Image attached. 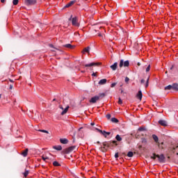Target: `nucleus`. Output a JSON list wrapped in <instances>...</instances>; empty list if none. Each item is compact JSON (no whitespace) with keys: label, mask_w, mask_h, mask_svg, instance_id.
Listing matches in <instances>:
<instances>
[{"label":"nucleus","mask_w":178,"mask_h":178,"mask_svg":"<svg viewBox=\"0 0 178 178\" xmlns=\"http://www.w3.org/2000/svg\"><path fill=\"white\" fill-rule=\"evenodd\" d=\"M99 99V96H95L90 99V104H95V102H97V101H98Z\"/></svg>","instance_id":"7"},{"label":"nucleus","mask_w":178,"mask_h":178,"mask_svg":"<svg viewBox=\"0 0 178 178\" xmlns=\"http://www.w3.org/2000/svg\"><path fill=\"white\" fill-rule=\"evenodd\" d=\"M53 165L54 166H60V164H59L58 161H54Z\"/></svg>","instance_id":"28"},{"label":"nucleus","mask_w":178,"mask_h":178,"mask_svg":"<svg viewBox=\"0 0 178 178\" xmlns=\"http://www.w3.org/2000/svg\"><path fill=\"white\" fill-rule=\"evenodd\" d=\"M74 149H76V146H71L66 149V152L68 154L69 152H72V151H74Z\"/></svg>","instance_id":"11"},{"label":"nucleus","mask_w":178,"mask_h":178,"mask_svg":"<svg viewBox=\"0 0 178 178\" xmlns=\"http://www.w3.org/2000/svg\"><path fill=\"white\" fill-rule=\"evenodd\" d=\"M51 51H55V50H51Z\"/></svg>","instance_id":"51"},{"label":"nucleus","mask_w":178,"mask_h":178,"mask_svg":"<svg viewBox=\"0 0 178 178\" xmlns=\"http://www.w3.org/2000/svg\"><path fill=\"white\" fill-rule=\"evenodd\" d=\"M149 81V78H148V79H147V82H146V84H145V88H147L148 87V86H149V84H148Z\"/></svg>","instance_id":"32"},{"label":"nucleus","mask_w":178,"mask_h":178,"mask_svg":"<svg viewBox=\"0 0 178 178\" xmlns=\"http://www.w3.org/2000/svg\"><path fill=\"white\" fill-rule=\"evenodd\" d=\"M111 122H113V123H118L119 120H118V118H111Z\"/></svg>","instance_id":"24"},{"label":"nucleus","mask_w":178,"mask_h":178,"mask_svg":"<svg viewBox=\"0 0 178 178\" xmlns=\"http://www.w3.org/2000/svg\"><path fill=\"white\" fill-rule=\"evenodd\" d=\"M106 81H107L106 79H101V80L99 81L98 84H99V86H104V84H106Z\"/></svg>","instance_id":"14"},{"label":"nucleus","mask_w":178,"mask_h":178,"mask_svg":"<svg viewBox=\"0 0 178 178\" xmlns=\"http://www.w3.org/2000/svg\"><path fill=\"white\" fill-rule=\"evenodd\" d=\"M118 104H119V105H122V104H123V102L122 101V99L119 98Z\"/></svg>","instance_id":"35"},{"label":"nucleus","mask_w":178,"mask_h":178,"mask_svg":"<svg viewBox=\"0 0 178 178\" xmlns=\"http://www.w3.org/2000/svg\"><path fill=\"white\" fill-rule=\"evenodd\" d=\"M90 124H91V126H94V124H95V123L92 122Z\"/></svg>","instance_id":"46"},{"label":"nucleus","mask_w":178,"mask_h":178,"mask_svg":"<svg viewBox=\"0 0 178 178\" xmlns=\"http://www.w3.org/2000/svg\"><path fill=\"white\" fill-rule=\"evenodd\" d=\"M10 81L11 83H13V80H12V79H10Z\"/></svg>","instance_id":"47"},{"label":"nucleus","mask_w":178,"mask_h":178,"mask_svg":"<svg viewBox=\"0 0 178 178\" xmlns=\"http://www.w3.org/2000/svg\"><path fill=\"white\" fill-rule=\"evenodd\" d=\"M5 1H6V0H1V3H5Z\"/></svg>","instance_id":"43"},{"label":"nucleus","mask_w":178,"mask_h":178,"mask_svg":"<svg viewBox=\"0 0 178 178\" xmlns=\"http://www.w3.org/2000/svg\"><path fill=\"white\" fill-rule=\"evenodd\" d=\"M69 20L72 21V26H74L75 27H79V26H80V24H79V18H77V17H73V15H71Z\"/></svg>","instance_id":"2"},{"label":"nucleus","mask_w":178,"mask_h":178,"mask_svg":"<svg viewBox=\"0 0 178 178\" xmlns=\"http://www.w3.org/2000/svg\"><path fill=\"white\" fill-rule=\"evenodd\" d=\"M92 76H93L94 77H97V72H93L92 74Z\"/></svg>","instance_id":"38"},{"label":"nucleus","mask_w":178,"mask_h":178,"mask_svg":"<svg viewBox=\"0 0 178 178\" xmlns=\"http://www.w3.org/2000/svg\"><path fill=\"white\" fill-rule=\"evenodd\" d=\"M90 52V47H87L83 49L82 54H88Z\"/></svg>","instance_id":"17"},{"label":"nucleus","mask_w":178,"mask_h":178,"mask_svg":"<svg viewBox=\"0 0 178 178\" xmlns=\"http://www.w3.org/2000/svg\"><path fill=\"white\" fill-rule=\"evenodd\" d=\"M53 101H56V99H54Z\"/></svg>","instance_id":"50"},{"label":"nucleus","mask_w":178,"mask_h":178,"mask_svg":"<svg viewBox=\"0 0 178 178\" xmlns=\"http://www.w3.org/2000/svg\"><path fill=\"white\" fill-rule=\"evenodd\" d=\"M39 131H41L42 133H47V134H48V131L44 130V129H40Z\"/></svg>","instance_id":"33"},{"label":"nucleus","mask_w":178,"mask_h":178,"mask_svg":"<svg viewBox=\"0 0 178 178\" xmlns=\"http://www.w3.org/2000/svg\"><path fill=\"white\" fill-rule=\"evenodd\" d=\"M172 90L174 91H178V83H174L172 84Z\"/></svg>","instance_id":"15"},{"label":"nucleus","mask_w":178,"mask_h":178,"mask_svg":"<svg viewBox=\"0 0 178 178\" xmlns=\"http://www.w3.org/2000/svg\"><path fill=\"white\" fill-rule=\"evenodd\" d=\"M164 90H173L172 85H168L164 88Z\"/></svg>","instance_id":"23"},{"label":"nucleus","mask_w":178,"mask_h":178,"mask_svg":"<svg viewBox=\"0 0 178 178\" xmlns=\"http://www.w3.org/2000/svg\"><path fill=\"white\" fill-rule=\"evenodd\" d=\"M67 111H69V106H67L61 113V115H65V113H67Z\"/></svg>","instance_id":"22"},{"label":"nucleus","mask_w":178,"mask_h":178,"mask_svg":"<svg viewBox=\"0 0 178 178\" xmlns=\"http://www.w3.org/2000/svg\"><path fill=\"white\" fill-rule=\"evenodd\" d=\"M138 66H140V63H138Z\"/></svg>","instance_id":"49"},{"label":"nucleus","mask_w":178,"mask_h":178,"mask_svg":"<svg viewBox=\"0 0 178 178\" xmlns=\"http://www.w3.org/2000/svg\"><path fill=\"white\" fill-rule=\"evenodd\" d=\"M97 63H90L89 64H85L83 66H85V67H91L92 66H97Z\"/></svg>","instance_id":"8"},{"label":"nucleus","mask_w":178,"mask_h":178,"mask_svg":"<svg viewBox=\"0 0 178 178\" xmlns=\"http://www.w3.org/2000/svg\"><path fill=\"white\" fill-rule=\"evenodd\" d=\"M140 83L141 84H144V83H145V80L141 79Z\"/></svg>","instance_id":"40"},{"label":"nucleus","mask_w":178,"mask_h":178,"mask_svg":"<svg viewBox=\"0 0 178 178\" xmlns=\"http://www.w3.org/2000/svg\"><path fill=\"white\" fill-rule=\"evenodd\" d=\"M145 130V128L140 127L138 128V131H144Z\"/></svg>","instance_id":"31"},{"label":"nucleus","mask_w":178,"mask_h":178,"mask_svg":"<svg viewBox=\"0 0 178 178\" xmlns=\"http://www.w3.org/2000/svg\"><path fill=\"white\" fill-rule=\"evenodd\" d=\"M129 65L130 62H129V60L124 61L123 60H120V67H123V66H124V67H129Z\"/></svg>","instance_id":"4"},{"label":"nucleus","mask_w":178,"mask_h":178,"mask_svg":"<svg viewBox=\"0 0 178 178\" xmlns=\"http://www.w3.org/2000/svg\"><path fill=\"white\" fill-rule=\"evenodd\" d=\"M156 158H158V160L159 161V162H163V161L165 159V156H163V154H161V155L154 154L153 156H152V159H156Z\"/></svg>","instance_id":"5"},{"label":"nucleus","mask_w":178,"mask_h":178,"mask_svg":"<svg viewBox=\"0 0 178 178\" xmlns=\"http://www.w3.org/2000/svg\"><path fill=\"white\" fill-rule=\"evenodd\" d=\"M1 95H0V99H1Z\"/></svg>","instance_id":"52"},{"label":"nucleus","mask_w":178,"mask_h":178,"mask_svg":"<svg viewBox=\"0 0 178 178\" xmlns=\"http://www.w3.org/2000/svg\"><path fill=\"white\" fill-rule=\"evenodd\" d=\"M60 143H61V144H67V143H69V140L66 138H60Z\"/></svg>","instance_id":"16"},{"label":"nucleus","mask_w":178,"mask_h":178,"mask_svg":"<svg viewBox=\"0 0 178 178\" xmlns=\"http://www.w3.org/2000/svg\"><path fill=\"white\" fill-rule=\"evenodd\" d=\"M24 177H27V176H29V170H25L24 172Z\"/></svg>","instance_id":"29"},{"label":"nucleus","mask_w":178,"mask_h":178,"mask_svg":"<svg viewBox=\"0 0 178 178\" xmlns=\"http://www.w3.org/2000/svg\"><path fill=\"white\" fill-rule=\"evenodd\" d=\"M13 85H10V90H13Z\"/></svg>","instance_id":"42"},{"label":"nucleus","mask_w":178,"mask_h":178,"mask_svg":"<svg viewBox=\"0 0 178 178\" xmlns=\"http://www.w3.org/2000/svg\"><path fill=\"white\" fill-rule=\"evenodd\" d=\"M95 130H97V131H98V133H100V134H102V136H104V137H105V138H106V137H108V136L111 135V132L102 131L98 128H95Z\"/></svg>","instance_id":"3"},{"label":"nucleus","mask_w":178,"mask_h":178,"mask_svg":"<svg viewBox=\"0 0 178 178\" xmlns=\"http://www.w3.org/2000/svg\"><path fill=\"white\" fill-rule=\"evenodd\" d=\"M152 138L155 141V143H158V141H159V138L155 134L152 135Z\"/></svg>","instance_id":"21"},{"label":"nucleus","mask_w":178,"mask_h":178,"mask_svg":"<svg viewBox=\"0 0 178 178\" xmlns=\"http://www.w3.org/2000/svg\"><path fill=\"white\" fill-rule=\"evenodd\" d=\"M159 123L161 124V126L166 127L168 126V122L163 120H161L159 121Z\"/></svg>","instance_id":"13"},{"label":"nucleus","mask_w":178,"mask_h":178,"mask_svg":"<svg viewBox=\"0 0 178 178\" xmlns=\"http://www.w3.org/2000/svg\"><path fill=\"white\" fill-rule=\"evenodd\" d=\"M54 149H56V151H62L61 145H56L53 147Z\"/></svg>","instance_id":"18"},{"label":"nucleus","mask_w":178,"mask_h":178,"mask_svg":"<svg viewBox=\"0 0 178 178\" xmlns=\"http://www.w3.org/2000/svg\"><path fill=\"white\" fill-rule=\"evenodd\" d=\"M129 81H130V79H129V77H126L125 78V83H129Z\"/></svg>","instance_id":"36"},{"label":"nucleus","mask_w":178,"mask_h":178,"mask_svg":"<svg viewBox=\"0 0 178 178\" xmlns=\"http://www.w3.org/2000/svg\"><path fill=\"white\" fill-rule=\"evenodd\" d=\"M136 98H138V99H140V101H141V99H143V92H141V90H139L136 95Z\"/></svg>","instance_id":"10"},{"label":"nucleus","mask_w":178,"mask_h":178,"mask_svg":"<svg viewBox=\"0 0 178 178\" xmlns=\"http://www.w3.org/2000/svg\"><path fill=\"white\" fill-rule=\"evenodd\" d=\"M13 3L15 6L17 5V3H19V0H13Z\"/></svg>","instance_id":"30"},{"label":"nucleus","mask_w":178,"mask_h":178,"mask_svg":"<svg viewBox=\"0 0 178 178\" xmlns=\"http://www.w3.org/2000/svg\"><path fill=\"white\" fill-rule=\"evenodd\" d=\"M37 3L36 0H25V4L29 6L35 5Z\"/></svg>","instance_id":"6"},{"label":"nucleus","mask_w":178,"mask_h":178,"mask_svg":"<svg viewBox=\"0 0 178 178\" xmlns=\"http://www.w3.org/2000/svg\"><path fill=\"white\" fill-rule=\"evenodd\" d=\"M115 158H116V159L119 158V154L118 153H115Z\"/></svg>","instance_id":"39"},{"label":"nucleus","mask_w":178,"mask_h":178,"mask_svg":"<svg viewBox=\"0 0 178 178\" xmlns=\"http://www.w3.org/2000/svg\"><path fill=\"white\" fill-rule=\"evenodd\" d=\"M63 47L65 48H68L69 49H74V48H76V46L72 45L70 44H64Z\"/></svg>","instance_id":"9"},{"label":"nucleus","mask_w":178,"mask_h":178,"mask_svg":"<svg viewBox=\"0 0 178 178\" xmlns=\"http://www.w3.org/2000/svg\"><path fill=\"white\" fill-rule=\"evenodd\" d=\"M118 142L113 140L112 142H104L103 143V148L104 149H108L109 147H113V145H118Z\"/></svg>","instance_id":"1"},{"label":"nucleus","mask_w":178,"mask_h":178,"mask_svg":"<svg viewBox=\"0 0 178 178\" xmlns=\"http://www.w3.org/2000/svg\"><path fill=\"white\" fill-rule=\"evenodd\" d=\"M106 118L107 119H111V114H107Z\"/></svg>","instance_id":"41"},{"label":"nucleus","mask_w":178,"mask_h":178,"mask_svg":"<svg viewBox=\"0 0 178 178\" xmlns=\"http://www.w3.org/2000/svg\"><path fill=\"white\" fill-rule=\"evenodd\" d=\"M111 69H112V70H116V69H118V63H115L113 65H111Z\"/></svg>","instance_id":"20"},{"label":"nucleus","mask_w":178,"mask_h":178,"mask_svg":"<svg viewBox=\"0 0 178 178\" xmlns=\"http://www.w3.org/2000/svg\"><path fill=\"white\" fill-rule=\"evenodd\" d=\"M76 3V1H71L70 3H67L65 8H70V6L74 5Z\"/></svg>","instance_id":"12"},{"label":"nucleus","mask_w":178,"mask_h":178,"mask_svg":"<svg viewBox=\"0 0 178 178\" xmlns=\"http://www.w3.org/2000/svg\"><path fill=\"white\" fill-rule=\"evenodd\" d=\"M42 159L44 161V162L49 161V157L48 156H47V154H43L42 156Z\"/></svg>","instance_id":"19"},{"label":"nucleus","mask_w":178,"mask_h":178,"mask_svg":"<svg viewBox=\"0 0 178 178\" xmlns=\"http://www.w3.org/2000/svg\"><path fill=\"white\" fill-rule=\"evenodd\" d=\"M28 152H29V149H26L22 152L23 156H27Z\"/></svg>","instance_id":"25"},{"label":"nucleus","mask_w":178,"mask_h":178,"mask_svg":"<svg viewBox=\"0 0 178 178\" xmlns=\"http://www.w3.org/2000/svg\"><path fill=\"white\" fill-rule=\"evenodd\" d=\"M115 86H116V83H111V88H113V87H115Z\"/></svg>","instance_id":"37"},{"label":"nucleus","mask_w":178,"mask_h":178,"mask_svg":"<svg viewBox=\"0 0 178 178\" xmlns=\"http://www.w3.org/2000/svg\"><path fill=\"white\" fill-rule=\"evenodd\" d=\"M59 108L63 110V107L62 106H60V105L59 106Z\"/></svg>","instance_id":"45"},{"label":"nucleus","mask_w":178,"mask_h":178,"mask_svg":"<svg viewBox=\"0 0 178 178\" xmlns=\"http://www.w3.org/2000/svg\"><path fill=\"white\" fill-rule=\"evenodd\" d=\"M50 48H54V44H49Z\"/></svg>","instance_id":"44"},{"label":"nucleus","mask_w":178,"mask_h":178,"mask_svg":"<svg viewBox=\"0 0 178 178\" xmlns=\"http://www.w3.org/2000/svg\"><path fill=\"white\" fill-rule=\"evenodd\" d=\"M150 69H151V65H149L147 67V68H146V72H149Z\"/></svg>","instance_id":"34"},{"label":"nucleus","mask_w":178,"mask_h":178,"mask_svg":"<svg viewBox=\"0 0 178 178\" xmlns=\"http://www.w3.org/2000/svg\"><path fill=\"white\" fill-rule=\"evenodd\" d=\"M81 129H83V127L79 128V131H80V130H81Z\"/></svg>","instance_id":"48"},{"label":"nucleus","mask_w":178,"mask_h":178,"mask_svg":"<svg viewBox=\"0 0 178 178\" xmlns=\"http://www.w3.org/2000/svg\"><path fill=\"white\" fill-rule=\"evenodd\" d=\"M133 152H129L127 154V156H129V158H133Z\"/></svg>","instance_id":"26"},{"label":"nucleus","mask_w":178,"mask_h":178,"mask_svg":"<svg viewBox=\"0 0 178 178\" xmlns=\"http://www.w3.org/2000/svg\"><path fill=\"white\" fill-rule=\"evenodd\" d=\"M115 139L117 140V141H122V137H120L119 135H117L115 136Z\"/></svg>","instance_id":"27"}]
</instances>
